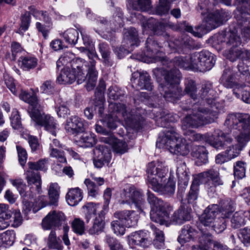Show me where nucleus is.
<instances>
[{
  "label": "nucleus",
  "instance_id": "50",
  "mask_svg": "<svg viewBox=\"0 0 250 250\" xmlns=\"http://www.w3.org/2000/svg\"><path fill=\"white\" fill-rule=\"evenodd\" d=\"M170 4L167 0H159V3L155 8L156 14L160 16L166 15L169 10Z\"/></svg>",
  "mask_w": 250,
  "mask_h": 250
},
{
  "label": "nucleus",
  "instance_id": "64",
  "mask_svg": "<svg viewBox=\"0 0 250 250\" xmlns=\"http://www.w3.org/2000/svg\"><path fill=\"white\" fill-rule=\"evenodd\" d=\"M105 242L108 244L110 250H122L123 247L121 244L115 238L107 235Z\"/></svg>",
  "mask_w": 250,
  "mask_h": 250
},
{
  "label": "nucleus",
  "instance_id": "6",
  "mask_svg": "<svg viewBox=\"0 0 250 250\" xmlns=\"http://www.w3.org/2000/svg\"><path fill=\"white\" fill-rule=\"evenodd\" d=\"M238 29L231 26L229 31L221 33L217 37L218 42L226 44L228 49L224 51L223 55L231 62H234L238 59L244 61L245 59L243 53L245 50L238 47L241 42L237 35Z\"/></svg>",
  "mask_w": 250,
  "mask_h": 250
},
{
  "label": "nucleus",
  "instance_id": "35",
  "mask_svg": "<svg viewBox=\"0 0 250 250\" xmlns=\"http://www.w3.org/2000/svg\"><path fill=\"white\" fill-rule=\"evenodd\" d=\"M26 179L29 185H35L36 190L38 193L41 192L42 180L39 172L33 171H27Z\"/></svg>",
  "mask_w": 250,
  "mask_h": 250
},
{
  "label": "nucleus",
  "instance_id": "26",
  "mask_svg": "<svg viewBox=\"0 0 250 250\" xmlns=\"http://www.w3.org/2000/svg\"><path fill=\"white\" fill-rule=\"evenodd\" d=\"M218 211L219 207L217 205L212 204L208 206L200 217L201 223L205 226L211 228L215 220V218Z\"/></svg>",
  "mask_w": 250,
  "mask_h": 250
},
{
  "label": "nucleus",
  "instance_id": "45",
  "mask_svg": "<svg viewBox=\"0 0 250 250\" xmlns=\"http://www.w3.org/2000/svg\"><path fill=\"white\" fill-rule=\"evenodd\" d=\"M98 49L104 62L107 65L111 66L112 65L110 60L111 51L108 44L105 42H101L98 45Z\"/></svg>",
  "mask_w": 250,
  "mask_h": 250
},
{
  "label": "nucleus",
  "instance_id": "61",
  "mask_svg": "<svg viewBox=\"0 0 250 250\" xmlns=\"http://www.w3.org/2000/svg\"><path fill=\"white\" fill-rule=\"evenodd\" d=\"M11 218L12 219V220H11L12 227L18 228L22 224L23 218L19 210H14Z\"/></svg>",
  "mask_w": 250,
  "mask_h": 250
},
{
  "label": "nucleus",
  "instance_id": "42",
  "mask_svg": "<svg viewBox=\"0 0 250 250\" xmlns=\"http://www.w3.org/2000/svg\"><path fill=\"white\" fill-rule=\"evenodd\" d=\"M60 36L68 44H75L79 39L78 31L74 28H69L60 33Z\"/></svg>",
  "mask_w": 250,
  "mask_h": 250
},
{
  "label": "nucleus",
  "instance_id": "21",
  "mask_svg": "<svg viewBox=\"0 0 250 250\" xmlns=\"http://www.w3.org/2000/svg\"><path fill=\"white\" fill-rule=\"evenodd\" d=\"M117 14L114 16L113 20L109 23L104 18L97 20V24L100 29L105 28L108 29L109 26L112 30L116 31L123 26V14L120 9H117Z\"/></svg>",
  "mask_w": 250,
  "mask_h": 250
},
{
  "label": "nucleus",
  "instance_id": "24",
  "mask_svg": "<svg viewBox=\"0 0 250 250\" xmlns=\"http://www.w3.org/2000/svg\"><path fill=\"white\" fill-rule=\"evenodd\" d=\"M124 42H126V45L124 50L121 51L124 54H128L132 50V48L139 45V40L138 37V33L134 28H130L124 33Z\"/></svg>",
  "mask_w": 250,
  "mask_h": 250
},
{
  "label": "nucleus",
  "instance_id": "43",
  "mask_svg": "<svg viewBox=\"0 0 250 250\" xmlns=\"http://www.w3.org/2000/svg\"><path fill=\"white\" fill-rule=\"evenodd\" d=\"M78 143L81 147H92L96 143L95 136L94 134L85 133L80 137Z\"/></svg>",
  "mask_w": 250,
  "mask_h": 250
},
{
  "label": "nucleus",
  "instance_id": "11",
  "mask_svg": "<svg viewBox=\"0 0 250 250\" xmlns=\"http://www.w3.org/2000/svg\"><path fill=\"white\" fill-rule=\"evenodd\" d=\"M31 119L37 125L44 127V129L53 135L55 136L58 125L55 119L49 114L42 111V108L36 110L30 115Z\"/></svg>",
  "mask_w": 250,
  "mask_h": 250
},
{
  "label": "nucleus",
  "instance_id": "59",
  "mask_svg": "<svg viewBox=\"0 0 250 250\" xmlns=\"http://www.w3.org/2000/svg\"><path fill=\"white\" fill-rule=\"evenodd\" d=\"M11 125L14 129H18L21 128V124L19 112L13 109L10 117Z\"/></svg>",
  "mask_w": 250,
  "mask_h": 250
},
{
  "label": "nucleus",
  "instance_id": "9",
  "mask_svg": "<svg viewBox=\"0 0 250 250\" xmlns=\"http://www.w3.org/2000/svg\"><path fill=\"white\" fill-rule=\"evenodd\" d=\"M109 109L111 113L109 114L103 121L108 128L112 129H115L121 117L123 118L126 123L130 122V118L127 116L124 104L111 103L109 104Z\"/></svg>",
  "mask_w": 250,
  "mask_h": 250
},
{
  "label": "nucleus",
  "instance_id": "20",
  "mask_svg": "<svg viewBox=\"0 0 250 250\" xmlns=\"http://www.w3.org/2000/svg\"><path fill=\"white\" fill-rule=\"evenodd\" d=\"M222 83L227 88L233 89V92L238 96L239 95V92H242V100L247 104H250V92L246 89L242 91L244 87H246V84H242L233 81V79H223Z\"/></svg>",
  "mask_w": 250,
  "mask_h": 250
},
{
  "label": "nucleus",
  "instance_id": "22",
  "mask_svg": "<svg viewBox=\"0 0 250 250\" xmlns=\"http://www.w3.org/2000/svg\"><path fill=\"white\" fill-rule=\"evenodd\" d=\"M200 232H198L189 225H185L182 229L177 241L182 245L191 241H194L202 235Z\"/></svg>",
  "mask_w": 250,
  "mask_h": 250
},
{
  "label": "nucleus",
  "instance_id": "15",
  "mask_svg": "<svg viewBox=\"0 0 250 250\" xmlns=\"http://www.w3.org/2000/svg\"><path fill=\"white\" fill-rule=\"evenodd\" d=\"M67 225L65 223L64 214L60 211L53 210L49 212L42 219V227L44 229L49 230L52 228H59L61 226Z\"/></svg>",
  "mask_w": 250,
  "mask_h": 250
},
{
  "label": "nucleus",
  "instance_id": "4",
  "mask_svg": "<svg viewBox=\"0 0 250 250\" xmlns=\"http://www.w3.org/2000/svg\"><path fill=\"white\" fill-rule=\"evenodd\" d=\"M215 62L213 56L208 51L196 52L186 57H177L173 60L175 66L202 72L211 69Z\"/></svg>",
  "mask_w": 250,
  "mask_h": 250
},
{
  "label": "nucleus",
  "instance_id": "16",
  "mask_svg": "<svg viewBox=\"0 0 250 250\" xmlns=\"http://www.w3.org/2000/svg\"><path fill=\"white\" fill-rule=\"evenodd\" d=\"M127 240L129 245L132 248L136 246L146 248L151 244L148 233L142 230L132 232L128 236Z\"/></svg>",
  "mask_w": 250,
  "mask_h": 250
},
{
  "label": "nucleus",
  "instance_id": "44",
  "mask_svg": "<svg viewBox=\"0 0 250 250\" xmlns=\"http://www.w3.org/2000/svg\"><path fill=\"white\" fill-rule=\"evenodd\" d=\"M19 65L24 70L35 68L38 64V60L32 56L21 57L19 60Z\"/></svg>",
  "mask_w": 250,
  "mask_h": 250
},
{
  "label": "nucleus",
  "instance_id": "63",
  "mask_svg": "<svg viewBox=\"0 0 250 250\" xmlns=\"http://www.w3.org/2000/svg\"><path fill=\"white\" fill-rule=\"evenodd\" d=\"M83 208L85 214L86 221L88 222L91 218V215L94 214L97 211V207L93 203H88L85 204Z\"/></svg>",
  "mask_w": 250,
  "mask_h": 250
},
{
  "label": "nucleus",
  "instance_id": "30",
  "mask_svg": "<svg viewBox=\"0 0 250 250\" xmlns=\"http://www.w3.org/2000/svg\"><path fill=\"white\" fill-rule=\"evenodd\" d=\"M146 48L147 55L149 56L151 59L150 62H155L161 60V58L158 56L159 45L154 40L152 37H149L146 41Z\"/></svg>",
  "mask_w": 250,
  "mask_h": 250
},
{
  "label": "nucleus",
  "instance_id": "10",
  "mask_svg": "<svg viewBox=\"0 0 250 250\" xmlns=\"http://www.w3.org/2000/svg\"><path fill=\"white\" fill-rule=\"evenodd\" d=\"M121 204H134L136 208L143 212L145 199L142 191L133 186L124 189L121 194Z\"/></svg>",
  "mask_w": 250,
  "mask_h": 250
},
{
  "label": "nucleus",
  "instance_id": "54",
  "mask_svg": "<svg viewBox=\"0 0 250 250\" xmlns=\"http://www.w3.org/2000/svg\"><path fill=\"white\" fill-rule=\"evenodd\" d=\"M10 182L11 184L17 189L21 195L22 196H26L25 190L27 187L26 184L22 179H11L10 180Z\"/></svg>",
  "mask_w": 250,
  "mask_h": 250
},
{
  "label": "nucleus",
  "instance_id": "51",
  "mask_svg": "<svg viewBox=\"0 0 250 250\" xmlns=\"http://www.w3.org/2000/svg\"><path fill=\"white\" fill-rule=\"evenodd\" d=\"M246 165L244 162L239 161L234 165V175L238 179H242L245 176Z\"/></svg>",
  "mask_w": 250,
  "mask_h": 250
},
{
  "label": "nucleus",
  "instance_id": "53",
  "mask_svg": "<svg viewBox=\"0 0 250 250\" xmlns=\"http://www.w3.org/2000/svg\"><path fill=\"white\" fill-rule=\"evenodd\" d=\"M49 153L51 157L56 158L59 162L64 164L67 163V160L64 156V152L60 150V148L49 150Z\"/></svg>",
  "mask_w": 250,
  "mask_h": 250
},
{
  "label": "nucleus",
  "instance_id": "57",
  "mask_svg": "<svg viewBox=\"0 0 250 250\" xmlns=\"http://www.w3.org/2000/svg\"><path fill=\"white\" fill-rule=\"evenodd\" d=\"M84 183L87 188L89 196L95 197L99 194L98 187L96 186L94 182L88 179L85 180Z\"/></svg>",
  "mask_w": 250,
  "mask_h": 250
},
{
  "label": "nucleus",
  "instance_id": "27",
  "mask_svg": "<svg viewBox=\"0 0 250 250\" xmlns=\"http://www.w3.org/2000/svg\"><path fill=\"white\" fill-rule=\"evenodd\" d=\"M19 97L20 99L29 104L28 112L29 115L38 109L41 108V105L38 102L37 97L34 91L32 94H30L26 91L21 90V93L19 95Z\"/></svg>",
  "mask_w": 250,
  "mask_h": 250
},
{
  "label": "nucleus",
  "instance_id": "48",
  "mask_svg": "<svg viewBox=\"0 0 250 250\" xmlns=\"http://www.w3.org/2000/svg\"><path fill=\"white\" fill-rule=\"evenodd\" d=\"M48 159H40L37 162H29L28 163L29 167L31 169L36 170L46 171L48 168Z\"/></svg>",
  "mask_w": 250,
  "mask_h": 250
},
{
  "label": "nucleus",
  "instance_id": "38",
  "mask_svg": "<svg viewBox=\"0 0 250 250\" xmlns=\"http://www.w3.org/2000/svg\"><path fill=\"white\" fill-rule=\"evenodd\" d=\"M94 158L104 160L106 162H110L111 154L110 149L104 145H98L93 150Z\"/></svg>",
  "mask_w": 250,
  "mask_h": 250
},
{
  "label": "nucleus",
  "instance_id": "40",
  "mask_svg": "<svg viewBox=\"0 0 250 250\" xmlns=\"http://www.w3.org/2000/svg\"><path fill=\"white\" fill-rule=\"evenodd\" d=\"M150 228L155 235L153 245L157 249H162L165 247V237L163 231L157 228L154 225H150Z\"/></svg>",
  "mask_w": 250,
  "mask_h": 250
},
{
  "label": "nucleus",
  "instance_id": "60",
  "mask_svg": "<svg viewBox=\"0 0 250 250\" xmlns=\"http://www.w3.org/2000/svg\"><path fill=\"white\" fill-rule=\"evenodd\" d=\"M238 237L246 246L250 245V229L245 228L240 230Z\"/></svg>",
  "mask_w": 250,
  "mask_h": 250
},
{
  "label": "nucleus",
  "instance_id": "14",
  "mask_svg": "<svg viewBox=\"0 0 250 250\" xmlns=\"http://www.w3.org/2000/svg\"><path fill=\"white\" fill-rule=\"evenodd\" d=\"M220 138L228 144H230L233 141L230 134H226L219 129L214 130L213 134L208 133L203 136L205 141L217 149H221L224 146V143Z\"/></svg>",
  "mask_w": 250,
  "mask_h": 250
},
{
  "label": "nucleus",
  "instance_id": "41",
  "mask_svg": "<svg viewBox=\"0 0 250 250\" xmlns=\"http://www.w3.org/2000/svg\"><path fill=\"white\" fill-rule=\"evenodd\" d=\"M248 213L240 211L236 212L231 219V227L234 229L239 228L246 224V218Z\"/></svg>",
  "mask_w": 250,
  "mask_h": 250
},
{
  "label": "nucleus",
  "instance_id": "12",
  "mask_svg": "<svg viewBox=\"0 0 250 250\" xmlns=\"http://www.w3.org/2000/svg\"><path fill=\"white\" fill-rule=\"evenodd\" d=\"M85 61L80 58L73 59L71 61L70 67L69 65L61 69L57 78H76L82 77L83 74Z\"/></svg>",
  "mask_w": 250,
  "mask_h": 250
},
{
  "label": "nucleus",
  "instance_id": "36",
  "mask_svg": "<svg viewBox=\"0 0 250 250\" xmlns=\"http://www.w3.org/2000/svg\"><path fill=\"white\" fill-rule=\"evenodd\" d=\"M192 156L196 159V164L198 166L206 164L208 161V153L204 146H198L192 152Z\"/></svg>",
  "mask_w": 250,
  "mask_h": 250
},
{
  "label": "nucleus",
  "instance_id": "1",
  "mask_svg": "<svg viewBox=\"0 0 250 250\" xmlns=\"http://www.w3.org/2000/svg\"><path fill=\"white\" fill-rule=\"evenodd\" d=\"M229 130L232 132L237 142L235 145H231L225 151L229 160L237 157L240 151L250 141V115L248 114H229L225 123Z\"/></svg>",
  "mask_w": 250,
  "mask_h": 250
},
{
  "label": "nucleus",
  "instance_id": "33",
  "mask_svg": "<svg viewBox=\"0 0 250 250\" xmlns=\"http://www.w3.org/2000/svg\"><path fill=\"white\" fill-rule=\"evenodd\" d=\"M153 76L156 78H180V72L176 68H173L170 71L166 70L163 68H155L153 70Z\"/></svg>",
  "mask_w": 250,
  "mask_h": 250
},
{
  "label": "nucleus",
  "instance_id": "56",
  "mask_svg": "<svg viewBox=\"0 0 250 250\" xmlns=\"http://www.w3.org/2000/svg\"><path fill=\"white\" fill-rule=\"evenodd\" d=\"M73 54L70 52L65 53L57 61L56 64L58 70L62 68L61 67L63 65H67L68 63L72 60Z\"/></svg>",
  "mask_w": 250,
  "mask_h": 250
},
{
  "label": "nucleus",
  "instance_id": "28",
  "mask_svg": "<svg viewBox=\"0 0 250 250\" xmlns=\"http://www.w3.org/2000/svg\"><path fill=\"white\" fill-rule=\"evenodd\" d=\"M101 140L111 145L113 151L116 153L122 154L126 152L128 150L127 145L125 141L117 139L113 136L102 137Z\"/></svg>",
  "mask_w": 250,
  "mask_h": 250
},
{
  "label": "nucleus",
  "instance_id": "29",
  "mask_svg": "<svg viewBox=\"0 0 250 250\" xmlns=\"http://www.w3.org/2000/svg\"><path fill=\"white\" fill-rule=\"evenodd\" d=\"M105 88V84L103 80H101L97 88V91L95 93V110H98L100 115L103 113L104 110V103L105 102L104 91Z\"/></svg>",
  "mask_w": 250,
  "mask_h": 250
},
{
  "label": "nucleus",
  "instance_id": "46",
  "mask_svg": "<svg viewBox=\"0 0 250 250\" xmlns=\"http://www.w3.org/2000/svg\"><path fill=\"white\" fill-rule=\"evenodd\" d=\"M200 184V183L194 177L187 198L188 203L194 204L198 198Z\"/></svg>",
  "mask_w": 250,
  "mask_h": 250
},
{
  "label": "nucleus",
  "instance_id": "17",
  "mask_svg": "<svg viewBox=\"0 0 250 250\" xmlns=\"http://www.w3.org/2000/svg\"><path fill=\"white\" fill-rule=\"evenodd\" d=\"M202 15L204 16V20L208 24V27L215 28L221 25L223 22L228 20L229 15L224 12H221L216 11L211 12L208 11L207 13L202 12Z\"/></svg>",
  "mask_w": 250,
  "mask_h": 250
},
{
  "label": "nucleus",
  "instance_id": "25",
  "mask_svg": "<svg viewBox=\"0 0 250 250\" xmlns=\"http://www.w3.org/2000/svg\"><path fill=\"white\" fill-rule=\"evenodd\" d=\"M65 129L71 134L83 132L85 129L84 122L77 116H72L66 120Z\"/></svg>",
  "mask_w": 250,
  "mask_h": 250
},
{
  "label": "nucleus",
  "instance_id": "5",
  "mask_svg": "<svg viewBox=\"0 0 250 250\" xmlns=\"http://www.w3.org/2000/svg\"><path fill=\"white\" fill-rule=\"evenodd\" d=\"M156 146L166 148L171 153L186 156L190 152V146L185 139L181 137L174 128L165 130L160 135L156 142Z\"/></svg>",
  "mask_w": 250,
  "mask_h": 250
},
{
  "label": "nucleus",
  "instance_id": "55",
  "mask_svg": "<svg viewBox=\"0 0 250 250\" xmlns=\"http://www.w3.org/2000/svg\"><path fill=\"white\" fill-rule=\"evenodd\" d=\"M111 226L114 233L117 235H123L125 233L126 227L121 223L120 219L112 221Z\"/></svg>",
  "mask_w": 250,
  "mask_h": 250
},
{
  "label": "nucleus",
  "instance_id": "62",
  "mask_svg": "<svg viewBox=\"0 0 250 250\" xmlns=\"http://www.w3.org/2000/svg\"><path fill=\"white\" fill-rule=\"evenodd\" d=\"M73 230L76 233L82 234L84 230V224L83 220L80 219H75L72 223Z\"/></svg>",
  "mask_w": 250,
  "mask_h": 250
},
{
  "label": "nucleus",
  "instance_id": "19",
  "mask_svg": "<svg viewBox=\"0 0 250 250\" xmlns=\"http://www.w3.org/2000/svg\"><path fill=\"white\" fill-rule=\"evenodd\" d=\"M114 216L116 219H120L121 223L127 228L135 226L137 224L139 218L135 211L133 210L116 212Z\"/></svg>",
  "mask_w": 250,
  "mask_h": 250
},
{
  "label": "nucleus",
  "instance_id": "37",
  "mask_svg": "<svg viewBox=\"0 0 250 250\" xmlns=\"http://www.w3.org/2000/svg\"><path fill=\"white\" fill-rule=\"evenodd\" d=\"M104 217L101 212L94 219L92 226L89 229L88 232L91 235L99 234L103 230L104 227Z\"/></svg>",
  "mask_w": 250,
  "mask_h": 250
},
{
  "label": "nucleus",
  "instance_id": "47",
  "mask_svg": "<svg viewBox=\"0 0 250 250\" xmlns=\"http://www.w3.org/2000/svg\"><path fill=\"white\" fill-rule=\"evenodd\" d=\"M16 239V233L13 230H8L0 234V241L1 245H12Z\"/></svg>",
  "mask_w": 250,
  "mask_h": 250
},
{
  "label": "nucleus",
  "instance_id": "39",
  "mask_svg": "<svg viewBox=\"0 0 250 250\" xmlns=\"http://www.w3.org/2000/svg\"><path fill=\"white\" fill-rule=\"evenodd\" d=\"M60 187L57 183H52L50 184L48 194L49 198L50 205L57 206L59 198Z\"/></svg>",
  "mask_w": 250,
  "mask_h": 250
},
{
  "label": "nucleus",
  "instance_id": "18",
  "mask_svg": "<svg viewBox=\"0 0 250 250\" xmlns=\"http://www.w3.org/2000/svg\"><path fill=\"white\" fill-rule=\"evenodd\" d=\"M167 25V22L158 21L155 19L150 18L143 22V33L146 34L160 35Z\"/></svg>",
  "mask_w": 250,
  "mask_h": 250
},
{
  "label": "nucleus",
  "instance_id": "32",
  "mask_svg": "<svg viewBox=\"0 0 250 250\" xmlns=\"http://www.w3.org/2000/svg\"><path fill=\"white\" fill-rule=\"evenodd\" d=\"M83 197L82 190L79 188H75L68 190L66 195V200L69 205L75 206L82 201Z\"/></svg>",
  "mask_w": 250,
  "mask_h": 250
},
{
  "label": "nucleus",
  "instance_id": "2",
  "mask_svg": "<svg viewBox=\"0 0 250 250\" xmlns=\"http://www.w3.org/2000/svg\"><path fill=\"white\" fill-rule=\"evenodd\" d=\"M147 201L151 207L150 218L151 221L161 225L168 226L171 224L181 225L190 220V211L184 206L176 210L169 217L171 207L157 198L149 191L147 192Z\"/></svg>",
  "mask_w": 250,
  "mask_h": 250
},
{
  "label": "nucleus",
  "instance_id": "49",
  "mask_svg": "<svg viewBox=\"0 0 250 250\" xmlns=\"http://www.w3.org/2000/svg\"><path fill=\"white\" fill-rule=\"evenodd\" d=\"M47 245L49 248L57 250H62L63 247L57 240L56 233L52 230L49 235Z\"/></svg>",
  "mask_w": 250,
  "mask_h": 250
},
{
  "label": "nucleus",
  "instance_id": "3",
  "mask_svg": "<svg viewBox=\"0 0 250 250\" xmlns=\"http://www.w3.org/2000/svg\"><path fill=\"white\" fill-rule=\"evenodd\" d=\"M168 168L162 162H152L148 165L147 179L152 189L161 194L171 195L175 189V182L170 177H167Z\"/></svg>",
  "mask_w": 250,
  "mask_h": 250
},
{
  "label": "nucleus",
  "instance_id": "34",
  "mask_svg": "<svg viewBox=\"0 0 250 250\" xmlns=\"http://www.w3.org/2000/svg\"><path fill=\"white\" fill-rule=\"evenodd\" d=\"M202 235L199 237V246L193 245L191 247V250H209L210 244L212 243L211 235L207 233L201 231Z\"/></svg>",
  "mask_w": 250,
  "mask_h": 250
},
{
  "label": "nucleus",
  "instance_id": "8",
  "mask_svg": "<svg viewBox=\"0 0 250 250\" xmlns=\"http://www.w3.org/2000/svg\"><path fill=\"white\" fill-rule=\"evenodd\" d=\"M200 183H204L208 193H213L217 186L222 185L223 182L220 177L219 170L212 168L194 176Z\"/></svg>",
  "mask_w": 250,
  "mask_h": 250
},
{
  "label": "nucleus",
  "instance_id": "58",
  "mask_svg": "<svg viewBox=\"0 0 250 250\" xmlns=\"http://www.w3.org/2000/svg\"><path fill=\"white\" fill-rule=\"evenodd\" d=\"M30 23V17L29 15L25 14L21 18V22L20 28L17 30V33L21 35H23L29 28Z\"/></svg>",
  "mask_w": 250,
  "mask_h": 250
},
{
  "label": "nucleus",
  "instance_id": "13",
  "mask_svg": "<svg viewBox=\"0 0 250 250\" xmlns=\"http://www.w3.org/2000/svg\"><path fill=\"white\" fill-rule=\"evenodd\" d=\"M233 203L231 201H224L220 208L221 217L214 221L211 228L216 232L219 233L223 231L227 227V218H228L234 211Z\"/></svg>",
  "mask_w": 250,
  "mask_h": 250
},
{
  "label": "nucleus",
  "instance_id": "23",
  "mask_svg": "<svg viewBox=\"0 0 250 250\" xmlns=\"http://www.w3.org/2000/svg\"><path fill=\"white\" fill-rule=\"evenodd\" d=\"M175 79H159L158 83H160L161 87L164 91V98L168 101L173 102L175 99L178 98L177 95L175 92L178 90L177 85L173 84V82Z\"/></svg>",
  "mask_w": 250,
  "mask_h": 250
},
{
  "label": "nucleus",
  "instance_id": "31",
  "mask_svg": "<svg viewBox=\"0 0 250 250\" xmlns=\"http://www.w3.org/2000/svg\"><path fill=\"white\" fill-rule=\"evenodd\" d=\"M247 14L239 10L236 12V18L239 25L243 27L241 29L242 35L247 38H250V21L248 20Z\"/></svg>",
  "mask_w": 250,
  "mask_h": 250
},
{
  "label": "nucleus",
  "instance_id": "52",
  "mask_svg": "<svg viewBox=\"0 0 250 250\" xmlns=\"http://www.w3.org/2000/svg\"><path fill=\"white\" fill-rule=\"evenodd\" d=\"M177 175L179 180L187 185L189 180V175L186 170V167L184 164L177 167Z\"/></svg>",
  "mask_w": 250,
  "mask_h": 250
},
{
  "label": "nucleus",
  "instance_id": "7",
  "mask_svg": "<svg viewBox=\"0 0 250 250\" xmlns=\"http://www.w3.org/2000/svg\"><path fill=\"white\" fill-rule=\"evenodd\" d=\"M216 114L204 109L196 113L187 116L182 121V127L184 130L190 131V128H196L214 121Z\"/></svg>",
  "mask_w": 250,
  "mask_h": 250
}]
</instances>
